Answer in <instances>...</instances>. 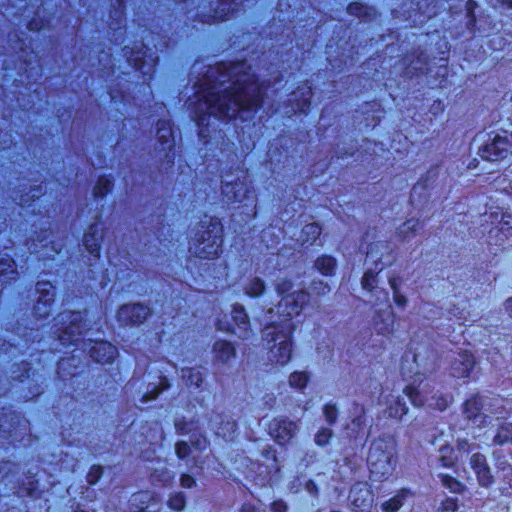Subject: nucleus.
<instances>
[{
    "instance_id": "nucleus-5",
    "label": "nucleus",
    "mask_w": 512,
    "mask_h": 512,
    "mask_svg": "<svg viewBox=\"0 0 512 512\" xmlns=\"http://www.w3.org/2000/svg\"><path fill=\"white\" fill-rule=\"evenodd\" d=\"M295 323L290 319L271 322L262 329V338L267 344L273 343L269 348V360L281 366L286 365L292 357V335Z\"/></svg>"
},
{
    "instance_id": "nucleus-55",
    "label": "nucleus",
    "mask_w": 512,
    "mask_h": 512,
    "mask_svg": "<svg viewBox=\"0 0 512 512\" xmlns=\"http://www.w3.org/2000/svg\"><path fill=\"white\" fill-rule=\"evenodd\" d=\"M103 474V468L100 465H93L87 474V482L90 485H94L101 478Z\"/></svg>"
},
{
    "instance_id": "nucleus-22",
    "label": "nucleus",
    "mask_w": 512,
    "mask_h": 512,
    "mask_svg": "<svg viewBox=\"0 0 512 512\" xmlns=\"http://www.w3.org/2000/svg\"><path fill=\"white\" fill-rule=\"evenodd\" d=\"M157 138L160 145L159 150L165 152V156L169 157L175 142L170 119H160L157 121Z\"/></svg>"
},
{
    "instance_id": "nucleus-57",
    "label": "nucleus",
    "mask_w": 512,
    "mask_h": 512,
    "mask_svg": "<svg viewBox=\"0 0 512 512\" xmlns=\"http://www.w3.org/2000/svg\"><path fill=\"white\" fill-rule=\"evenodd\" d=\"M175 428L179 434H188L194 430V423L191 422L186 424L182 421H177L175 423Z\"/></svg>"
},
{
    "instance_id": "nucleus-17",
    "label": "nucleus",
    "mask_w": 512,
    "mask_h": 512,
    "mask_svg": "<svg viewBox=\"0 0 512 512\" xmlns=\"http://www.w3.org/2000/svg\"><path fill=\"white\" fill-rule=\"evenodd\" d=\"M348 500L353 510L368 511L373 504V494L367 483L358 482L351 487Z\"/></svg>"
},
{
    "instance_id": "nucleus-4",
    "label": "nucleus",
    "mask_w": 512,
    "mask_h": 512,
    "mask_svg": "<svg viewBox=\"0 0 512 512\" xmlns=\"http://www.w3.org/2000/svg\"><path fill=\"white\" fill-rule=\"evenodd\" d=\"M397 464V442L390 434H381L371 441L367 465L370 476L375 481H382L392 475Z\"/></svg>"
},
{
    "instance_id": "nucleus-26",
    "label": "nucleus",
    "mask_w": 512,
    "mask_h": 512,
    "mask_svg": "<svg viewBox=\"0 0 512 512\" xmlns=\"http://www.w3.org/2000/svg\"><path fill=\"white\" fill-rule=\"evenodd\" d=\"M404 393L415 407H422L425 404L428 405L429 398L431 397V390L428 384H419L418 386L409 385L405 388Z\"/></svg>"
},
{
    "instance_id": "nucleus-11",
    "label": "nucleus",
    "mask_w": 512,
    "mask_h": 512,
    "mask_svg": "<svg viewBox=\"0 0 512 512\" xmlns=\"http://www.w3.org/2000/svg\"><path fill=\"white\" fill-rule=\"evenodd\" d=\"M191 443L192 446H189L184 441L177 442L175 445L176 454L180 459L187 458V466L203 469L204 463L198 461V456L195 453L203 452L207 448V440L205 437L199 436L195 440H192Z\"/></svg>"
},
{
    "instance_id": "nucleus-39",
    "label": "nucleus",
    "mask_w": 512,
    "mask_h": 512,
    "mask_svg": "<svg viewBox=\"0 0 512 512\" xmlns=\"http://www.w3.org/2000/svg\"><path fill=\"white\" fill-rule=\"evenodd\" d=\"M419 227V220L417 219H408L402 225L399 226L397 232L398 235L403 239H409L412 235H414Z\"/></svg>"
},
{
    "instance_id": "nucleus-24",
    "label": "nucleus",
    "mask_w": 512,
    "mask_h": 512,
    "mask_svg": "<svg viewBox=\"0 0 512 512\" xmlns=\"http://www.w3.org/2000/svg\"><path fill=\"white\" fill-rule=\"evenodd\" d=\"M394 312L391 305H387L385 309L376 311L374 316V327L378 334L390 335L394 331Z\"/></svg>"
},
{
    "instance_id": "nucleus-27",
    "label": "nucleus",
    "mask_w": 512,
    "mask_h": 512,
    "mask_svg": "<svg viewBox=\"0 0 512 512\" xmlns=\"http://www.w3.org/2000/svg\"><path fill=\"white\" fill-rule=\"evenodd\" d=\"M312 96V89L309 86L299 87L297 91L293 93V99L291 101L296 102L293 110L295 113L307 114L310 107V98Z\"/></svg>"
},
{
    "instance_id": "nucleus-8",
    "label": "nucleus",
    "mask_w": 512,
    "mask_h": 512,
    "mask_svg": "<svg viewBox=\"0 0 512 512\" xmlns=\"http://www.w3.org/2000/svg\"><path fill=\"white\" fill-rule=\"evenodd\" d=\"M309 299L310 295L304 289L283 296L277 305L278 313L284 317L282 320L290 319L292 321L293 317L302 312Z\"/></svg>"
},
{
    "instance_id": "nucleus-21",
    "label": "nucleus",
    "mask_w": 512,
    "mask_h": 512,
    "mask_svg": "<svg viewBox=\"0 0 512 512\" xmlns=\"http://www.w3.org/2000/svg\"><path fill=\"white\" fill-rule=\"evenodd\" d=\"M484 409V398L474 395L467 399L462 405V414L468 421L481 426L486 422V415L482 412Z\"/></svg>"
},
{
    "instance_id": "nucleus-20",
    "label": "nucleus",
    "mask_w": 512,
    "mask_h": 512,
    "mask_svg": "<svg viewBox=\"0 0 512 512\" xmlns=\"http://www.w3.org/2000/svg\"><path fill=\"white\" fill-rule=\"evenodd\" d=\"M476 364L475 357L468 351L458 352L450 364V375L454 378H468Z\"/></svg>"
},
{
    "instance_id": "nucleus-28",
    "label": "nucleus",
    "mask_w": 512,
    "mask_h": 512,
    "mask_svg": "<svg viewBox=\"0 0 512 512\" xmlns=\"http://www.w3.org/2000/svg\"><path fill=\"white\" fill-rule=\"evenodd\" d=\"M437 462L443 468H452L456 464L458 458L455 455V449L448 442L441 444L437 450Z\"/></svg>"
},
{
    "instance_id": "nucleus-58",
    "label": "nucleus",
    "mask_w": 512,
    "mask_h": 512,
    "mask_svg": "<svg viewBox=\"0 0 512 512\" xmlns=\"http://www.w3.org/2000/svg\"><path fill=\"white\" fill-rule=\"evenodd\" d=\"M271 512H287L288 506L283 500H276L271 503Z\"/></svg>"
},
{
    "instance_id": "nucleus-7",
    "label": "nucleus",
    "mask_w": 512,
    "mask_h": 512,
    "mask_svg": "<svg viewBox=\"0 0 512 512\" xmlns=\"http://www.w3.org/2000/svg\"><path fill=\"white\" fill-rule=\"evenodd\" d=\"M123 51L127 56L129 65L139 71L144 76V80H150L156 70L158 56L143 43L140 44V49L136 52L133 49L129 52L127 46L124 47Z\"/></svg>"
},
{
    "instance_id": "nucleus-41",
    "label": "nucleus",
    "mask_w": 512,
    "mask_h": 512,
    "mask_svg": "<svg viewBox=\"0 0 512 512\" xmlns=\"http://www.w3.org/2000/svg\"><path fill=\"white\" fill-rule=\"evenodd\" d=\"M182 378L186 379V383L199 387L203 381V373L200 369H182Z\"/></svg>"
},
{
    "instance_id": "nucleus-35",
    "label": "nucleus",
    "mask_w": 512,
    "mask_h": 512,
    "mask_svg": "<svg viewBox=\"0 0 512 512\" xmlns=\"http://www.w3.org/2000/svg\"><path fill=\"white\" fill-rule=\"evenodd\" d=\"M438 477L441 484L452 493L462 494L466 489L463 483L448 474H439Z\"/></svg>"
},
{
    "instance_id": "nucleus-48",
    "label": "nucleus",
    "mask_w": 512,
    "mask_h": 512,
    "mask_svg": "<svg viewBox=\"0 0 512 512\" xmlns=\"http://www.w3.org/2000/svg\"><path fill=\"white\" fill-rule=\"evenodd\" d=\"M428 406L439 411H444L449 406V399L445 395H433L429 398Z\"/></svg>"
},
{
    "instance_id": "nucleus-16",
    "label": "nucleus",
    "mask_w": 512,
    "mask_h": 512,
    "mask_svg": "<svg viewBox=\"0 0 512 512\" xmlns=\"http://www.w3.org/2000/svg\"><path fill=\"white\" fill-rule=\"evenodd\" d=\"M150 309L148 306L133 304L123 305L117 312V319L121 325L134 326L143 323L148 315Z\"/></svg>"
},
{
    "instance_id": "nucleus-25",
    "label": "nucleus",
    "mask_w": 512,
    "mask_h": 512,
    "mask_svg": "<svg viewBox=\"0 0 512 512\" xmlns=\"http://www.w3.org/2000/svg\"><path fill=\"white\" fill-rule=\"evenodd\" d=\"M352 413L353 417L351 422L347 424L346 429L348 430L349 437L357 438L366 426V408L364 405L354 403Z\"/></svg>"
},
{
    "instance_id": "nucleus-42",
    "label": "nucleus",
    "mask_w": 512,
    "mask_h": 512,
    "mask_svg": "<svg viewBox=\"0 0 512 512\" xmlns=\"http://www.w3.org/2000/svg\"><path fill=\"white\" fill-rule=\"evenodd\" d=\"M112 181L106 177H99L93 193L96 198H103L107 193H109L112 189Z\"/></svg>"
},
{
    "instance_id": "nucleus-53",
    "label": "nucleus",
    "mask_w": 512,
    "mask_h": 512,
    "mask_svg": "<svg viewBox=\"0 0 512 512\" xmlns=\"http://www.w3.org/2000/svg\"><path fill=\"white\" fill-rule=\"evenodd\" d=\"M310 288L311 291L317 296H324L331 291L330 286L322 280H313Z\"/></svg>"
},
{
    "instance_id": "nucleus-38",
    "label": "nucleus",
    "mask_w": 512,
    "mask_h": 512,
    "mask_svg": "<svg viewBox=\"0 0 512 512\" xmlns=\"http://www.w3.org/2000/svg\"><path fill=\"white\" fill-rule=\"evenodd\" d=\"M406 498L405 492L401 491L394 497L385 501L381 508L383 512H397L403 505Z\"/></svg>"
},
{
    "instance_id": "nucleus-56",
    "label": "nucleus",
    "mask_w": 512,
    "mask_h": 512,
    "mask_svg": "<svg viewBox=\"0 0 512 512\" xmlns=\"http://www.w3.org/2000/svg\"><path fill=\"white\" fill-rule=\"evenodd\" d=\"M11 421L13 422V424H11V427L13 429L9 430V434L10 436H14L16 435V427H14V424H17L18 426L22 425L24 427V429L26 430L27 427H28V421L26 419H21L18 415L16 414H13L11 416Z\"/></svg>"
},
{
    "instance_id": "nucleus-49",
    "label": "nucleus",
    "mask_w": 512,
    "mask_h": 512,
    "mask_svg": "<svg viewBox=\"0 0 512 512\" xmlns=\"http://www.w3.org/2000/svg\"><path fill=\"white\" fill-rule=\"evenodd\" d=\"M428 56L425 52L420 51L417 54L416 60L410 61V68L413 69L415 72H423L426 65L428 64Z\"/></svg>"
},
{
    "instance_id": "nucleus-47",
    "label": "nucleus",
    "mask_w": 512,
    "mask_h": 512,
    "mask_svg": "<svg viewBox=\"0 0 512 512\" xmlns=\"http://www.w3.org/2000/svg\"><path fill=\"white\" fill-rule=\"evenodd\" d=\"M186 500L185 496L182 492H176L173 495H171L168 506L170 509L180 512L185 508Z\"/></svg>"
},
{
    "instance_id": "nucleus-30",
    "label": "nucleus",
    "mask_w": 512,
    "mask_h": 512,
    "mask_svg": "<svg viewBox=\"0 0 512 512\" xmlns=\"http://www.w3.org/2000/svg\"><path fill=\"white\" fill-rule=\"evenodd\" d=\"M347 12L348 14L356 16L363 21H371L377 15L375 8L364 5L360 2L350 3L347 7Z\"/></svg>"
},
{
    "instance_id": "nucleus-59",
    "label": "nucleus",
    "mask_w": 512,
    "mask_h": 512,
    "mask_svg": "<svg viewBox=\"0 0 512 512\" xmlns=\"http://www.w3.org/2000/svg\"><path fill=\"white\" fill-rule=\"evenodd\" d=\"M180 483L183 488H192L195 485V479L189 474H182Z\"/></svg>"
},
{
    "instance_id": "nucleus-14",
    "label": "nucleus",
    "mask_w": 512,
    "mask_h": 512,
    "mask_svg": "<svg viewBox=\"0 0 512 512\" xmlns=\"http://www.w3.org/2000/svg\"><path fill=\"white\" fill-rule=\"evenodd\" d=\"M36 290L39 293L36 305L34 306V315L39 319L49 316L54 302L55 288L49 281H39L36 284Z\"/></svg>"
},
{
    "instance_id": "nucleus-62",
    "label": "nucleus",
    "mask_w": 512,
    "mask_h": 512,
    "mask_svg": "<svg viewBox=\"0 0 512 512\" xmlns=\"http://www.w3.org/2000/svg\"><path fill=\"white\" fill-rule=\"evenodd\" d=\"M400 278L399 277H390L389 278V285L394 293L400 292L399 291V285H400Z\"/></svg>"
},
{
    "instance_id": "nucleus-12",
    "label": "nucleus",
    "mask_w": 512,
    "mask_h": 512,
    "mask_svg": "<svg viewBox=\"0 0 512 512\" xmlns=\"http://www.w3.org/2000/svg\"><path fill=\"white\" fill-rule=\"evenodd\" d=\"M299 430L298 422L286 417L274 418L269 424V433L280 445H285L295 437Z\"/></svg>"
},
{
    "instance_id": "nucleus-19",
    "label": "nucleus",
    "mask_w": 512,
    "mask_h": 512,
    "mask_svg": "<svg viewBox=\"0 0 512 512\" xmlns=\"http://www.w3.org/2000/svg\"><path fill=\"white\" fill-rule=\"evenodd\" d=\"M130 505L131 512H159L161 500L155 493L141 491L131 496Z\"/></svg>"
},
{
    "instance_id": "nucleus-29",
    "label": "nucleus",
    "mask_w": 512,
    "mask_h": 512,
    "mask_svg": "<svg viewBox=\"0 0 512 512\" xmlns=\"http://www.w3.org/2000/svg\"><path fill=\"white\" fill-rule=\"evenodd\" d=\"M505 444L512 445V422L502 421L495 430L492 438V445L503 446Z\"/></svg>"
},
{
    "instance_id": "nucleus-31",
    "label": "nucleus",
    "mask_w": 512,
    "mask_h": 512,
    "mask_svg": "<svg viewBox=\"0 0 512 512\" xmlns=\"http://www.w3.org/2000/svg\"><path fill=\"white\" fill-rule=\"evenodd\" d=\"M321 227L317 223H309L306 224L302 230L300 235V241L302 245L310 244L312 245L321 235Z\"/></svg>"
},
{
    "instance_id": "nucleus-13",
    "label": "nucleus",
    "mask_w": 512,
    "mask_h": 512,
    "mask_svg": "<svg viewBox=\"0 0 512 512\" xmlns=\"http://www.w3.org/2000/svg\"><path fill=\"white\" fill-rule=\"evenodd\" d=\"M236 335L239 339H248L251 335L249 317L242 305L236 304L231 311V322L226 324V333Z\"/></svg>"
},
{
    "instance_id": "nucleus-64",
    "label": "nucleus",
    "mask_w": 512,
    "mask_h": 512,
    "mask_svg": "<svg viewBox=\"0 0 512 512\" xmlns=\"http://www.w3.org/2000/svg\"><path fill=\"white\" fill-rule=\"evenodd\" d=\"M225 351H226V361H228V359H230L231 357H235V355H236L235 347L227 340H226Z\"/></svg>"
},
{
    "instance_id": "nucleus-52",
    "label": "nucleus",
    "mask_w": 512,
    "mask_h": 512,
    "mask_svg": "<svg viewBox=\"0 0 512 512\" xmlns=\"http://www.w3.org/2000/svg\"><path fill=\"white\" fill-rule=\"evenodd\" d=\"M323 414L326 422L329 425H333L338 417V410L335 404H326L323 408Z\"/></svg>"
},
{
    "instance_id": "nucleus-3",
    "label": "nucleus",
    "mask_w": 512,
    "mask_h": 512,
    "mask_svg": "<svg viewBox=\"0 0 512 512\" xmlns=\"http://www.w3.org/2000/svg\"><path fill=\"white\" fill-rule=\"evenodd\" d=\"M226 120L244 118L242 113L255 112L263 103V92L255 73L246 61L226 65Z\"/></svg>"
},
{
    "instance_id": "nucleus-33",
    "label": "nucleus",
    "mask_w": 512,
    "mask_h": 512,
    "mask_svg": "<svg viewBox=\"0 0 512 512\" xmlns=\"http://www.w3.org/2000/svg\"><path fill=\"white\" fill-rule=\"evenodd\" d=\"M314 267L323 275H332L336 268V260L332 256L322 255L314 263Z\"/></svg>"
},
{
    "instance_id": "nucleus-45",
    "label": "nucleus",
    "mask_w": 512,
    "mask_h": 512,
    "mask_svg": "<svg viewBox=\"0 0 512 512\" xmlns=\"http://www.w3.org/2000/svg\"><path fill=\"white\" fill-rule=\"evenodd\" d=\"M476 448H478V444L470 442L467 438H458L455 444V450L460 455H468L473 452Z\"/></svg>"
},
{
    "instance_id": "nucleus-15",
    "label": "nucleus",
    "mask_w": 512,
    "mask_h": 512,
    "mask_svg": "<svg viewBox=\"0 0 512 512\" xmlns=\"http://www.w3.org/2000/svg\"><path fill=\"white\" fill-rule=\"evenodd\" d=\"M219 228V234H215L212 236L213 230H207L205 234L207 235V238L205 236H202L203 241L200 242L199 248L195 251L198 257L200 258H206V259H212L215 257H218L222 254L223 249V243H224V236H223V227L221 224Z\"/></svg>"
},
{
    "instance_id": "nucleus-50",
    "label": "nucleus",
    "mask_w": 512,
    "mask_h": 512,
    "mask_svg": "<svg viewBox=\"0 0 512 512\" xmlns=\"http://www.w3.org/2000/svg\"><path fill=\"white\" fill-rule=\"evenodd\" d=\"M333 436V432L329 428H321L314 437V441L318 446H326Z\"/></svg>"
},
{
    "instance_id": "nucleus-32",
    "label": "nucleus",
    "mask_w": 512,
    "mask_h": 512,
    "mask_svg": "<svg viewBox=\"0 0 512 512\" xmlns=\"http://www.w3.org/2000/svg\"><path fill=\"white\" fill-rule=\"evenodd\" d=\"M226 200L240 202L246 196L247 188L243 184L231 183L226 181Z\"/></svg>"
},
{
    "instance_id": "nucleus-44",
    "label": "nucleus",
    "mask_w": 512,
    "mask_h": 512,
    "mask_svg": "<svg viewBox=\"0 0 512 512\" xmlns=\"http://www.w3.org/2000/svg\"><path fill=\"white\" fill-rule=\"evenodd\" d=\"M308 380L309 377L306 372L295 371L289 376V385L301 390L306 387Z\"/></svg>"
},
{
    "instance_id": "nucleus-18",
    "label": "nucleus",
    "mask_w": 512,
    "mask_h": 512,
    "mask_svg": "<svg viewBox=\"0 0 512 512\" xmlns=\"http://www.w3.org/2000/svg\"><path fill=\"white\" fill-rule=\"evenodd\" d=\"M488 238L490 243L512 248V217L503 215L498 224L490 229Z\"/></svg>"
},
{
    "instance_id": "nucleus-10",
    "label": "nucleus",
    "mask_w": 512,
    "mask_h": 512,
    "mask_svg": "<svg viewBox=\"0 0 512 512\" xmlns=\"http://www.w3.org/2000/svg\"><path fill=\"white\" fill-rule=\"evenodd\" d=\"M469 465L480 487L488 489L495 484L496 480L485 454L478 451L472 453L469 458Z\"/></svg>"
},
{
    "instance_id": "nucleus-40",
    "label": "nucleus",
    "mask_w": 512,
    "mask_h": 512,
    "mask_svg": "<svg viewBox=\"0 0 512 512\" xmlns=\"http://www.w3.org/2000/svg\"><path fill=\"white\" fill-rule=\"evenodd\" d=\"M273 285H274V289H275L276 293L281 297L294 292L293 291V287H294L293 282L286 277H277L275 279Z\"/></svg>"
},
{
    "instance_id": "nucleus-63",
    "label": "nucleus",
    "mask_w": 512,
    "mask_h": 512,
    "mask_svg": "<svg viewBox=\"0 0 512 512\" xmlns=\"http://www.w3.org/2000/svg\"><path fill=\"white\" fill-rule=\"evenodd\" d=\"M263 400H264V403L265 405L271 409L274 404L276 403V397L274 396V394L272 393H269V394H266L264 397H263Z\"/></svg>"
},
{
    "instance_id": "nucleus-2",
    "label": "nucleus",
    "mask_w": 512,
    "mask_h": 512,
    "mask_svg": "<svg viewBox=\"0 0 512 512\" xmlns=\"http://www.w3.org/2000/svg\"><path fill=\"white\" fill-rule=\"evenodd\" d=\"M194 89L198 135L207 143V138L216 131V122L224 118V65H208L202 79L194 83Z\"/></svg>"
},
{
    "instance_id": "nucleus-23",
    "label": "nucleus",
    "mask_w": 512,
    "mask_h": 512,
    "mask_svg": "<svg viewBox=\"0 0 512 512\" xmlns=\"http://www.w3.org/2000/svg\"><path fill=\"white\" fill-rule=\"evenodd\" d=\"M103 241V229L99 228V223L89 227L83 237V245L94 260L100 257L101 242Z\"/></svg>"
},
{
    "instance_id": "nucleus-43",
    "label": "nucleus",
    "mask_w": 512,
    "mask_h": 512,
    "mask_svg": "<svg viewBox=\"0 0 512 512\" xmlns=\"http://www.w3.org/2000/svg\"><path fill=\"white\" fill-rule=\"evenodd\" d=\"M492 459L494 460L495 467L498 471H512V465L507 460L505 454L501 450H494L492 452Z\"/></svg>"
},
{
    "instance_id": "nucleus-6",
    "label": "nucleus",
    "mask_w": 512,
    "mask_h": 512,
    "mask_svg": "<svg viewBox=\"0 0 512 512\" xmlns=\"http://www.w3.org/2000/svg\"><path fill=\"white\" fill-rule=\"evenodd\" d=\"M512 133L501 131L487 134V139L478 148L479 156L486 161H502L512 154Z\"/></svg>"
},
{
    "instance_id": "nucleus-36",
    "label": "nucleus",
    "mask_w": 512,
    "mask_h": 512,
    "mask_svg": "<svg viewBox=\"0 0 512 512\" xmlns=\"http://www.w3.org/2000/svg\"><path fill=\"white\" fill-rule=\"evenodd\" d=\"M244 289L246 295L250 297H259L265 292L266 285L263 279L254 277L249 280Z\"/></svg>"
},
{
    "instance_id": "nucleus-1",
    "label": "nucleus",
    "mask_w": 512,
    "mask_h": 512,
    "mask_svg": "<svg viewBox=\"0 0 512 512\" xmlns=\"http://www.w3.org/2000/svg\"><path fill=\"white\" fill-rule=\"evenodd\" d=\"M53 328L54 334L57 336L58 344L55 350L61 351L73 347L70 351L64 353H71V358H61L58 362V369L65 370V366L69 360H74L78 355L77 351L85 353L88 351L90 357L97 363H111L118 356L117 348L107 341H93L88 338H81L84 330L86 329V321L84 314L80 311H64L57 315L54 319Z\"/></svg>"
},
{
    "instance_id": "nucleus-61",
    "label": "nucleus",
    "mask_w": 512,
    "mask_h": 512,
    "mask_svg": "<svg viewBox=\"0 0 512 512\" xmlns=\"http://www.w3.org/2000/svg\"><path fill=\"white\" fill-rule=\"evenodd\" d=\"M393 299H394L395 304L398 307L404 308L407 304V298L404 295H402L400 292L394 293Z\"/></svg>"
},
{
    "instance_id": "nucleus-54",
    "label": "nucleus",
    "mask_w": 512,
    "mask_h": 512,
    "mask_svg": "<svg viewBox=\"0 0 512 512\" xmlns=\"http://www.w3.org/2000/svg\"><path fill=\"white\" fill-rule=\"evenodd\" d=\"M458 508V500L456 498L444 499L438 507V512H455Z\"/></svg>"
},
{
    "instance_id": "nucleus-60",
    "label": "nucleus",
    "mask_w": 512,
    "mask_h": 512,
    "mask_svg": "<svg viewBox=\"0 0 512 512\" xmlns=\"http://www.w3.org/2000/svg\"><path fill=\"white\" fill-rule=\"evenodd\" d=\"M261 454L266 459H272L276 462L275 450L271 446H266L262 449Z\"/></svg>"
},
{
    "instance_id": "nucleus-51",
    "label": "nucleus",
    "mask_w": 512,
    "mask_h": 512,
    "mask_svg": "<svg viewBox=\"0 0 512 512\" xmlns=\"http://www.w3.org/2000/svg\"><path fill=\"white\" fill-rule=\"evenodd\" d=\"M167 387H168L167 380H166V378H163L159 386H155L151 391H149L143 395L141 402L146 403L150 400L156 399V397Z\"/></svg>"
},
{
    "instance_id": "nucleus-34",
    "label": "nucleus",
    "mask_w": 512,
    "mask_h": 512,
    "mask_svg": "<svg viewBox=\"0 0 512 512\" xmlns=\"http://www.w3.org/2000/svg\"><path fill=\"white\" fill-rule=\"evenodd\" d=\"M17 275L15 262L11 257L0 259V281H5L6 278L15 280Z\"/></svg>"
},
{
    "instance_id": "nucleus-9",
    "label": "nucleus",
    "mask_w": 512,
    "mask_h": 512,
    "mask_svg": "<svg viewBox=\"0 0 512 512\" xmlns=\"http://www.w3.org/2000/svg\"><path fill=\"white\" fill-rule=\"evenodd\" d=\"M395 260L393 248L387 241H377L369 244L366 252V265L374 266L376 270H382L391 265Z\"/></svg>"
},
{
    "instance_id": "nucleus-46",
    "label": "nucleus",
    "mask_w": 512,
    "mask_h": 512,
    "mask_svg": "<svg viewBox=\"0 0 512 512\" xmlns=\"http://www.w3.org/2000/svg\"><path fill=\"white\" fill-rule=\"evenodd\" d=\"M407 412L408 407L406 406V403L399 398L389 407V415L394 418L401 419L404 415L407 414Z\"/></svg>"
},
{
    "instance_id": "nucleus-37",
    "label": "nucleus",
    "mask_w": 512,
    "mask_h": 512,
    "mask_svg": "<svg viewBox=\"0 0 512 512\" xmlns=\"http://www.w3.org/2000/svg\"><path fill=\"white\" fill-rule=\"evenodd\" d=\"M368 268L365 271L362 280L361 285L363 289L372 292L374 289L377 288V274L381 270H376L374 266L367 265Z\"/></svg>"
}]
</instances>
